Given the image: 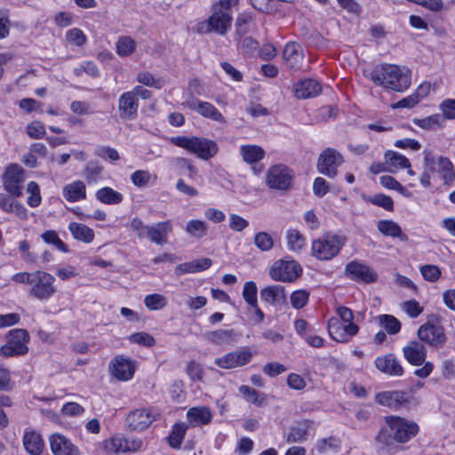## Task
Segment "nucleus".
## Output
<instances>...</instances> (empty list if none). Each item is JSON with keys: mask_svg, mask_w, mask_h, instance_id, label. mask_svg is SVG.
<instances>
[{"mask_svg": "<svg viewBox=\"0 0 455 455\" xmlns=\"http://www.w3.org/2000/svg\"><path fill=\"white\" fill-rule=\"evenodd\" d=\"M171 141L175 146L196 155L203 160L214 157L219 151L217 143L206 138L178 136L172 138Z\"/></svg>", "mask_w": 455, "mask_h": 455, "instance_id": "4", "label": "nucleus"}, {"mask_svg": "<svg viewBox=\"0 0 455 455\" xmlns=\"http://www.w3.org/2000/svg\"><path fill=\"white\" fill-rule=\"evenodd\" d=\"M254 244L259 250L268 251L274 246V240L268 233L258 232L254 236Z\"/></svg>", "mask_w": 455, "mask_h": 455, "instance_id": "53", "label": "nucleus"}, {"mask_svg": "<svg viewBox=\"0 0 455 455\" xmlns=\"http://www.w3.org/2000/svg\"><path fill=\"white\" fill-rule=\"evenodd\" d=\"M212 265V259L209 258H201L190 262L181 263L175 267V274L181 275L186 273H196L208 269Z\"/></svg>", "mask_w": 455, "mask_h": 455, "instance_id": "28", "label": "nucleus"}, {"mask_svg": "<svg viewBox=\"0 0 455 455\" xmlns=\"http://www.w3.org/2000/svg\"><path fill=\"white\" fill-rule=\"evenodd\" d=\"M294 178L293 172L283 164L271 166L266 175V182L270 188L288 190L291 188Z\"/></svg>", "mask_w": 455, "mask_h": 455, "instance_id": "7", "label": "nucleus"}, {"mask_svg": "<svg viewBox=\"0 0 455 455\" xmlns=\"http://www.w3.org/2000/svg\"><path fill=\"white\" fill-rule=\"evenodd\" d=\"M437 172L445 185H451L455 180V170L453 164L445 156L437 157Z\"/></svg>", "mask_w": 455, "mask_h": 455, "instance_id": "32", "label": "nucleus"}, {"mask_svg": "<svg viewBox=\"0 0 455 455\" xmlns=\"http://www.w3.org/2000/svg\"><path fill=\"white\" fill-rule=\"evenodd\" d=\"M322 92L321 84L313 79L302 80L293 86L294 95L298 99L313 98L320 94Z\"/></svg>", "mask_w": 455, "mask_h": 455, "instance_id": "27", "label": "nucleus"}, {"mask_svg": "<svg viewBox=\"0 0 455 455\" xmlns=\"http://www.w3.org/2000/svg\"><path fill=\"white\" fill-rule=\"evenodd\" d=\"M109 371L119 380H129L134 374L135 366L131 359L117 355L110 362Z\"/></svg>", "mask_w": 455, "mask_h": 455, "instance_id": "17", "label": "nucleus"}, {"mask_svg": "<svg viewBox=\"0 0 455 455\" xmlns=\"http://www.w3.org/2000/svg\"><path fill=\"white\" fill-rule=\"evenodd\" d=\"M443 123V118L439 114H434L425 118H415L413 124L425 130H433L440 127Z\"/></svg>", "mask_w": 455, "mask_h": 455, "instance_id": "46", "label": "nucleus"}, {"mask_svg": "<svg viewBox=\"0 0 455 455\" xmlns=\"http://www.w3.org/2000/svg\"><path fill=\"white\" fill-rule=\"evenodd\" d=\"M156 419V414L147 408L136 409L126 417L128 427L133 431H142L148 428Z\"/></svg>", "mask_w": 455, "mask_h": 455, "instance_id": "13", "label": "nucleus"}, {"mask_svg": "<svg viewBox=\"0 0 455 455\" xmlns=\"http://www.w3.org/2000/svg\"><path fill=\"white\" fill-rule=\"evenodd\" d=\"M418 336L421 341L432 347H442L446 341L444 330L440 325L427 323L421 325L418 331Z\"/></svg>", "mask_w": 455, "mask_h": 455, "instance_id": "15", "label": "nucleus"}, {"mask_svg": "<svg viewBox=\"0 0 455 455\" xmlns=\"http://www.w3.org/2000/svg\"><path fill=\"white\" fill-rule=\"evenodd\" d=\"M132 184L138 188H145L152 185L156 180V175L147 170H138L131 175Z\"/></svg>", "mask_w": 455, "mask_h": 455, "instance_id": "40", "label": "nucleus"}, {"mask_svg": "<svg viewBox=\"0 0 455 455\" xmlns=\"http://www.w3.org/2000/svg\"><path fill=\"white\" fill-rule=\"evenodd\" d=\"M308 292L305 290H298L291 293V303L294 308L299 309L306 306L308 301Z\"/></svg>", "mask_w": 455, "mask_h": 455, "instance_id": "62", "label": "nucleus"}, {"mask_svg": "<svg viewBox=\"0 0 455 455\" xmlns=\"http://www.w3.org/2000/svg\"><path fill=\"white\" fill-rule=\"evenodd\" d=\"M439 109L443 113V120L455 119V99H446L443 100L439 105Z\"/></svg>", "mask_w": 455, "mask_h": 455, "instance_id": "61", "label": "nucleus"}, {"mask_svg": "<svg viewBox=\"0 0 455 455\" xmlns=\"http://www.w3.org/2000/svg\"><path fill=\"white\" fill-rule=\"evenodd\" d=\"M188 426L180 422L173 425L171 434L168 436V443L172 448L180 449L185 437Z\"/></svg>", "mask_w": 455, "mask_h": 455, "instance_id": "39", "label": "nucleus"}, {"mask_svg": "<svg viewBox=\"0 0 455 455\" xmlns=\"http://www.w3.org/2000/svg\"><path fill=\"white\" fill-rule=\"evenodd\" d=\"M212 32L224 36L231 27L232 16L228 12L220 9H214L212 14L208 18Z\"/></svg>", "mask_w": 455, "mask_h": 455, "instance_id": "25", "label": "nucleus"}, {"mask_svg": "<svg viewBox=\"0 0 455 455\" xmlns=\"http://www.w3.org/2000/svg\"><path fill=\"white\" fill-rule=\"evenodd\" d=\"M342 163L343 157L339 152L332 148H327L319 156L317 170L329 178H334L337 175V168Z\"/></svg>", "mask_w": 455, "mask_h": 455, "instance_id": "12", "label": "nucleus"}, {"mask_svg": "<svg viewBox=\"0 0 455 455\" xmlns=\"http://www.w3.org/2000/svg\"><path fill=\"white\" fill-rule=\"evenodd\" d=\"M63 196L68 202H77L86 197V188L83 181L76 180L63 188Z\"/></svg>", "mask_w": 455, "mask_h": 455, "instance_id": "30", "label": "nucleus"}, {"mask_svg": "<svg viewBox=\"0 0 455 455\" xmlns=\"http://www.w3.org/2000/svg\"><path fill=\"white\" fill-rule=\"evenodd\" d=\"M208 225L201 220H190L188 221L185 231L192 237L202 238L206 235Z\"/></svg>", "mask_w": 455, "mask_h": 455, "instance_id": "42", "label": "nucleus"}, {"mask_svg": "<svg viewBox=\"0 0 455 455\" xmlns=\"http://www.w3.org/2000/svg\"><path fill=\"white\" fill-rule=\"evenodd\" d=\"M251 20L252 16L248 12H243L237 17L235 35V40L236 42L240 41L241 37L247 33V25L251 21Z\"/></svg>", "mask_w": 455, "mask_h": 455, "instance_id": "47", "label": "nucleus"}, {"mask_svg": "<svg viewBox=\"0 0 455 455\" xmlns=\"http://www.w3.org/2000/svg\"><path fill=\"white\" fill-rule=\"evenodd\" d=\"M28 333L26 330L16 329L10 332V340L1 347V353L4 356L24 355L28 352L27 342Z\"/></svg>", "mask_w": 455, "mask_h": 455, "instance_id": "10", "label": "nucleus"}, {"mask_svg": "<svg viewBox=\"0 0 455 455\" xmlns=\"http://www.w3.org/2000/svg\"><path fill=\"white\" fill-rule=\"evenodd\" d=\"M102 167L95 162H89L84 171V176L88 184L96 183L100 179Z\"/></svg>", "mask_w": 455, "mask_h": 455, "instance_id": "49", "label": "nucleus"}, {"mask_svg": "<svg viewBox=\"0 0 455 455\" xmlns=\"http://www.w3.org/2000/svg\"><path fill=\"white\" fill-rule=\"evenodd\" d=\"M253 354L249 347L228 352L224 355L215 358L214 363L222 369H233L242 367L249 363L252 359Z\"/></svg>", "mask_w": 455, "mask_h": 455, "instance_id": "9", "label": "nucleus"}, {"mask_svg": "<svg viewBox=\"0 0 455 455\" xmlns=\"http://www.w3.org/2000/svg\"><path fill=\"white\" fill-rule=\"evenodd\" d=\"M403 356L412 365H421L425 363L427 357V349L419 341H410L403 348Z\"/></svg>", "mask_w": 455, "mask_h": 455, "instance_id": "23", "label": "nucleus"}, {"mask_svg": "<svg viewBox=\"0 0 455 455\" xmlns=\"http://www.w3.org/2000/svg\"><path fill=\"white\" fill-rule=\"evenodd\" d=\"M344 244L343 236L327 233L312 243V255L319 260H329L338 255Z\"/></svg>", "mask_w": 455, "mask_h": 455, "instance_id": "5", "label": "nucleus"}, {"mask_svg": "<svg viewBox=\"0 0 455 455\" xmlns=\"http://www.w3.org/2000/svg\"><path fill=\"white\" fill-rule=\"evenodd\" d=\"M378 230L386 236L397 237L402 241H407L408 236L403 233L400 226L393 220H379L377 223Z\"/></svg>", "mask_w": 455, "mask_h": 455, "instance_id": "33", "label": "nucleus"}, {"mask_svg": "<svg viewBox=\"0 0 455 455\" xmlns=\"http://www.w3.org/2000/svg\"><path fill=\"white\" fill-rule=\"evenodd\" d=\"M43 240L46 243L53 244L58 250L62 252H68L67 245L60 239L58 234L53 230H49L42 235Z\"/></svg>", "mask_w": 455, "mask_h": 455, "instance_id": "57", "label": "nucleus"}, {"mask_svg": "<svg viewBox=\"0 0 455 455\" xmlns=\"http://www.w3.org/2000/svg\"><path fill=\"white\" fill-rule=\"evenodd\" d=\"M375 366L379 371L389 376L400 377L403 374V369L399 360L391 353L378 356L375 359Z\"/></svg>", "mask_w": 455, "mask_h": 455, "instance_id": "20", "label": "nucleus"}, {"mask_svg": "<svg viewBox=\"0 0 455 455\" xmlns=\"http://www.w3.org/2000/svg\"><path fill=\"white\" fill-rule=\"evenodd\" d=\"M420 273L428 282H436L441 276V270L435 265H424L420 267Z\"/></svg>", "mask_w": 455, "mask_h": 455, "instance_id": "59", "label": "nucleus"}, {"mask_svg": "<svg viewBox=\"0 0 455 455\" xmlns=\"http://www.w3.org/2000/svg\"><path fill=\"white\" fill-rule=\"evenodd\" d=\"M367 202H370L374 205L382 207L383 209H385L387 211L394 210V202H393L392 198L384 194H377L372 196H370L367 199Z\"/></svg>", "mask_w": 455, "mask_h": 455, "instance_id": "56", "label": "nucleus"}, {"mask_svg": "<svg viewBox=\"0 0 455 455\" xmlns=\"http://www.w3.org/2000/svg\"><path fill=\"white\" fill-rule=\"evenodd\" d=\"M303 51L301 46L294 42L288 43L283 52V59L287 68L298 70L302 66Z\"/></svg>", "mask_w": 455, "mask_h": 455, "instance_id": "21", "label": "nucleus"}, {"mask_svg": "<svg viewBox=\"0 0 455 455\" xmlns=\"http://www.w3.org/2000/svg\"><path fill=\"white\" fill-rule=\"evenodd\" d=\"M376 402L381 405L397 410L408 403V395L403 391H386L376 395Z\"/></svg>", "mask_w": 455, "mask_h": 455, "instance_id": "24", "label": "nucleus"}, {"mask_svg": "<svg viewBox=\"0 0 455 455\" xmlns=\"http://www.w3.org/2000/svg\"><path fill=\"white\" fill-rule=\"evenodd\" d=\"M379 322L387 332L391 335L398 333L401 330L400 321L393 315H382L379 317Z\"/></svg>", "mask_w": 455, "mask_h": 455, "instance_id": "50", "label": "nucleus"}, {"mask_svg": "<svg viewBox=\"0 0 455 455\" xmlns=\"http://www.w3.org/2000/svg\"><path fill=\"white\" fill-rule=\"evenodd\" d=\"M369 77L376 85L399 92L407 90L411 83L410 70L394 64L377 66Z\"/></svg>", "mask_w": 455, "mask_h": 455, "instance_id": "2", "label": "nucleus"}, {"mask_svg": "<svg viewBox=\"0 0 455 455\" xmlns=\"http://www.w3.org/2000/svg\"><path fill=\"white\" fill-rule=\"evenodd\" d=\"M302 269L295 260H280L273 264L269 270L272 279L280 282H293L301 275Z\"/></svg>", "mask_w": 455, "mask_h": 455, "instance_id": "8", "label": "nucleus"}, {"mask_svg": "<svg viewBox=\"0 0 455 455\" xmlns=\"http://www.w3.org/2000/svg\"><path fill=\"white\" fill-rule=\"evenodd\" d=\"M30 295L40 300L49 299L55 293L53 286L55 277L44 271H35L33 275Z\"/></svg>", "mask_w": 455, "mask_h": 455, "instance_id": "6", "label": "nucleus"}, {"mask_svg": "<svg viewBox=\"0 0 455 455\" xmlns=\"http://www.w3.org/2000/svg\"><path fill=\"white\" fill-rule=\"evenodd\" d=\"M312 422L304 420L296 423L291 427L289 432L285 435L286 442L289 443L303 442L307 439Z\"/></svg>", "mask_w": 455, "mask_h": 455, "instance_id": "29", "label": "nucleus"}, {"mask_svg": "<svg viewBox=\"0 0 455 455\" xmlns=\"http://www.w3.org/2000/svg\"><path fill=\"white\" fill-rule=\"evenodd\" d=\"M23 445L29 454L40 455L43 451L44 441L36 432H26L23 436Z\"/></svg>", "mask_w": 455, "mask_h": 455, "instance_id": "31", "label": "nucleus"}, {"mask_svg": "<svg viewBox=\"0 0 455 455\" xmlns=\"http://www.w3.org/2000/svg\"><path fill=\"white\" fill-rule=\"evenodd\" d=\"M340 442L335 437H327L319 440L315 445V450L318 453H326L329 451H338Z\"/></svg>", "mask_w": 455, "mask_h": 455, "instance_id": "52", "label": "nucleus"}, {"mask_svg": "<svg viewBox=\"0 0 455 455\" xmlns=\"http://www.w3.org/2000/svg\"><path fill=\"white\" fill-rule=\"evenodd\" d=\"M96 198L102 204H117L123 201V195L112 188L105 187L96 192Z\"/></svg>", "mask_w": 455, "mask_h": 455, "instance_id": "37", "label": "nucleus"}, {"mask_svg": "<svg viewBox=\"0 0 455 455\" xmlns=\"http://www.w3.org/2000/svg\"><path fill=\"white\" fill-rule=\"evenodd\" d=\"M260 299L274 307H281L286 302V293L283 286L270 285L260 291Z\"/></svg>", "mask_w": 455, "mask_h": 455, "instance_id": "26", "label": "nucleus"}, {"mask_svg": "<svg viewBox=\"0 0 455 455\" xmlns=\"http://www.w3.org/2000/svg\"><path fill=\"white\" fill-rule=\"evenodd\" d=\"M187 417L196 425H207L212 421V414L207 407H193L188 411Z\"/></svg>", "mask_w": 455, "mask_h": 455, "instance_id": "35", "label": "nucleus"}, {"mask_svg": "<svg viewBox=\"0 0 455 455\" xmlns=\"http://www.w3.org/2000/svg\"><path fill=\"white\" fill-rule=\"evenodd\" d=\"M287 245L293 251H300L305 245V238L296 229H288L286 232Z\"/></svg>", "mask_w": 455, "mask_h": 455, "instance_id": "45", "label": "nucleus"}, {"mask_svg": "<svg viewBox=\"0 0 455 455\" xmlns=\"http://www.w3.org/2000/svg\"><path fill=\"white\" fill-rule=\"evenodd\" d=\"M385 163L390 168L405 169L411 167L410 161L406 156L391 150L385 153Z\"/></svg>", "mask_w": 455, "mask_h": 455, "instance_id": "41", "label": "nucleus"}, {"mask_svg": "<svg viewBox=\"0 0 455 455\" xmlns=\"http://www.w3.org/2000/svg\"><path fill=\"white\" fill-rule=\"evenodd\" d=\"M234 330H217L207 334V339L216 344H227L235 340Z\"/></svg>", "mask_w": 455, "mask_h": 455, "instance_id": "43", "label": "nucleus"}, {"mask_svg": "<svg viewBox=\"0 0 455 455\" xmlns=\"http://www.w3.org/2000/svg\"><path fill=\"white\" fill-rule=\"evenodd\" d=\"M144 303L149 310H161L167 305V300L162 294L154 293L147 295Z\"/></svg>", "mask_w": 455, "mask_h": 455, "instance_id": "51", "label": "nucleus"}, {"mask_svg": "<svg viewBox=\"0 0 455 455\" xmlns=\"http://www.w3.org/2000/svg\"><path fill=\"white\" fill-rule=\"evenodd\" d=\"M183 105L189 109L197 112L199 115L205 118H209L220 123L226 122L222 114L210 102L202 101L196 98H191L190 100L185 101Z\"/></svg>", "mask_w": 455, "mask_h": 455, "instance_id": "16", "label": "nucleus"}, {"mask_svg": "<svg viewBox=\"0 0 455 455\" xmlns=\"http://www.w3.org/2000/svg\"><path fill=\"white\" fill-rule=\"evenodd\" d=\"M257 285L253 281L246 282L243 288V298L251 307H256L257 300Z\"/></svg>", "mask_w": 455, "mask_h": 455, "instance_id": "54", "label": "nucleus"}, {"mask_svg": "<svg viewBox=\"0 0 455 455\" xmlns=\"http://www.w3.org/2000/svg\"><path fill=\"white\" fill-rule=\"evenodd\" d=\"M240 155L247 164H254L262 160L265 150L258 145H243L240 147Z\"/></svg>", "mask_w": 455, "mask_h": 455, "instance_id": "34", "label": "nucleus"}, {"mask_svg": "<svg viewBox=\"0 0 455 455\" xmlns=\"http://www.w3.org/2000/svg\"><path fill=\"white\" fill-rule=\"evenodd\" d=\"M50 447L54 455H79L78 448L61 434H52L49 437Z\"/></svg>", "mask_w": 455, "mask_h": 455, "instance_id": "19", "label": "nucleus"}, {"mask_svg": "<svg viewBox=\"0 0 455 455\" xmlns=\"http://www.w3.org/2000/svg\"><path fill=\"white\" fill-rule=\"evenodd\" d=\"M337 314L345 324H342L338 318L331 317L328 321V332L330 336L338 342H347L349 337L358 332V326L353 323V311L347 307H339Z\"/></svg>", "mask_w": 455, "mask_h": 455, "instance_id": "3", "label": "nucleus"}, {"mask_svg": "<svg viewBox=\"0 0 455 455\" xmlns=\"http://www.w3.org/2000/svg\"><path fill=\"white\" fill-rule=\"evenodd\" d=\"M177 166L180 169L181 174L188 175L191 179H194L197 173L196 168L191 164V162L188 159H177Z\"/></svg>", "mask_w": 455, "mask_h": 455, "instance_id": "63", "label": "nucleus"}, {"mask_svg": "<svg viewBox=\"0 0 455 455\" xmlns=\"http://www.w3.org/2000/svg\"><path fill=\"white\" fill-rule=\"evenodd\" d=\"M136 46L137 44L132 37L121 36L116 42V53L121 57L130 56L134 52Z\"/></svg>", "mask_w": 455, "mask_h": 455, "instance_id": "44", "label": "nucleus"}, {"mask_svg": "<svg viewBox=\"0 0 455 455\" xmlns=\"http://www.w3.org/2000/svg\"><path fill=\"white\" fill-rule=\"evenodd\" d=\"M139 100L131 91L122 93L118 99V112L124 120H134L138 116Z\"/></svg>", "mask_w": 455, "mask_h": 455, "instance_id": "18", "label": "nucleus"}, {"mask_svg": "<svg viewBox=\"0 0 455 455\" xmlns=\"http://www.w3.org/2000/svg\"><path fill=\"white\" fill-rule=\"evenodd\" d=\"M239 392L247 402L256 406H261L267 400V395L265 393L259 392L246 385L240 386Z\"/></svg>", "mask_w": 455, "mask_h": 455, "instance_id": "38", "label": "nucleus"}, {"mask_svg": "<svg viewBox=\"0 0 455 455\" xmlns=\"http://www.w3.org/2000/svg\"><path fill=\"white\" fill-rule=\"evenodd\" d=\"M385 423L375 437L380 455H394L400 451L402 449L399 444L409 442L419 432V427L414 421L398 416L386 417Z\"/></svg>", "mask_w": 455, "mask_h": 455, "instance_id": "1", "label": "nucleus"}, {"mask_svg": "<svg viewBox=\"0 0 455 455\" xmlns=\"http://www.w3.org/2000/svg\"><path fill=\"white\" fill-rule=\"evenodd\" d=\"M172 230L171 220H165L148 226L146 237L152 243L164 245L168 242V235Z\"/></svg>", "mask_w": 455, "mask_h": 455, "instance_id": "22", "label": "nucleus"}, {"mask_svg": "<svg viewBox=\"0 0 455 455\" xmlns=\"http://www.w3.org/2000/svg\"><path fill=\"white\" fill-rule=\"evenodd\" d=\"M136 80L138 83L147 86H153L156 89L163 87V83L159 79H155L153 75L149 72H140L137 74Z\"/></svg>", "mask_w": 455, "mask_h": 455, "instance_id": "60", "label": "nucleus"}, {"mask_svg": "<svg viewBox=\"0 0 455 455\" xmlns=\"http://www.w3.org/2000/svg\"><path fill=\"white\" fill-rule=\"evenodd\" d=\"M24 171L19 164H10L4 173L3 183L4 189L15 196H22Z\"/></svg>", "mask_w": 455, "mask_h": 455, "instance_id": "11", "label": "nucleus"}, {"mask_svg": "<svg viewBox=\"0 0 455 455\" xmlns=\"http://www.w3.org/2000/svg\"><path fill=\"white\" fill-rule=\"evenodd\" d=\"M125 440L124 437L121 435H116L113 437L106 440L104 443V447L106 451L112 453H124L125 448Z\"/></svg>", "mask_w": 455, "mask_h": 455, "instance_id": "48", "label": "nucleus"}, {"mask_svg": "<svg viewBox=\"0 0 455 455\" xmlns=\"http://www.w3.org/2000/svg\"><path fill=\"white\" fill-rule=\"evenodd\" d=\"M27 192L30 196L27 199V203L30 207H36L41 204L40 188L35 181H30L27 186Z\"/></svg>", "mask_w": 455, "mask_h": 455, "instance_id": "55", "label": "nucleus"}, {"mask_svg": "<svg viewBox=\"0 0 455 455\" xmlns=\"http://www.w3.org/2000/svg\"><path fill=\"white\" fill-rule=\"evenodd\" d=\"M27 133L32 139L44 138L45 135L44 125L39 121L32 122L27 126Z\"/></svg>", "mask_w": 455, "mask_h": 455, "instance_id": "64", "label": "nucleus"}, {"mask_svg": "<svg viewBox=\"0 0 455 455\" xmlns=\"http://www.w3.org/2000/svg\"><path fill=\"white\" fill-rule=\"evenodd\" d=\"M68 229L76 240L89 243L94 239V231L84 224L71 222Z\"/></svg>", "mask_w": 455, "mask_h": 455, "instance_id": "36", "label": "nucleus"}, {"mask_svg": "<svg viewBox=\"0 0 455 455\" xmlns=\"http://www.w3.org/2000/svg\"><path fill=\"white\" fill-rule=\"evenodd\" d=\"M66 39L76 46H83L86 43V36L80 28H72L67 32Z\"/></svg>", "mask_w": 455, "mask_h": 455, "instance_id": "58", "label": "nucleus"}, {"mask_svg": "<svg viewBox=\"0 0 455 455\" xmlns=\"http://www.w3.org/2000/svg\"><path fill=\"white\" fill-rule=\"evenodd\" d=\"M346 274L354 281L367 283H373L378 278V274L372 268L357 260L347 264Z\"/></svg>", "mask_w": 455, "mask_h": 455, "instance_id": "14", "label": "nucleus"}]
</instances>
